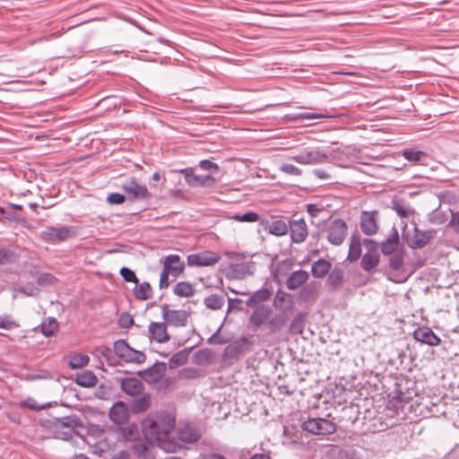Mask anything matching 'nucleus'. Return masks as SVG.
I'll list each match as a JSON object with an SVG mask.
<instances>
[{
  "label": "nucleus",
  "mask_w": 459,
  "mask_h": 459,
  "mask_svg": "<svg viewBox=\"0 0 459 459\" xmlns=\"http://www.w3.org/2000/svg\"><path fill=\"white\" fill-rule=\"evenodd\" d=\"M39 327L43 335L50 336L57 330L58 323L55 318L49 317L48 321L42 322Z\"/></svg>",
  "instance_id": "a18cd8bd"
},
{
  "label": "nucleus",
  "mask_w": 459,
  "mask_h": 459,
  "mask_svg": "<svg viewBox=\"0 0 459 459\" xmlns=\"http://www.w3.org/2000/svg\"><path fill=\"white\" fill-rule=\"evenodd\" d=\"M122 189L130 199L145 200L151 197L146 186L140 184L134 177L126 180Z\"/></svg>",
  "instance_id": "423d86ee"
},
{
  "label": "nucleus",
  "mask_w": 459,
  "mask_h": 459,
  "mask_svg": "<svg viewBox=\"0 0 459 459\" xmlns=\"http://www.w3.org/2000/svg\"><path fill=\"white\" fill-rule=\"evenodd\" d=\"M173 292L178 297L189 298L195 294V290L190 282L180 281L175 285Z\"/></svg>",
  "instance_id": "c9c22d12"
},
{
  "label": "nucleus",
  "mask_w": 459,
  "mask_h": 459,
  "mask_svg": "<svg viewBox=\"0 0 459 459\" xmlns=\"http://www.w3.org/2000/svg\"><path fill=\"white\" fill-rule=\"evenodd\" d=\"M176 426V419L165 411L148 414L142 421L144 436L156 442V445L168 453H175L178 444L169 438Z\"/></svg>",
  "instance_id": "f257e3e1"
},
{
  "label": "nucleus",
  "mask_w": 459,
  "mask_h": 459,
  "mask_svg": "<svg viewBox=\"0 0 459 459\" xmlns=\"http://www.w3.org/2000/svg\"><path fill=\"white\" fill-rule=\"evenodd\" d=\"M134 294L138 300H147L152 297V287L149 282L143 281L141 284H135Z\"/></svg>",
  "instance_id": "4c0bfd02"
},
{
  "label": "nucleus",
  "mask_w": 459,
  "mask_h": 459,
  "mask_svg": "<svg viewBox=\"0 0 459 459\" xmlns=\"http://www.w3.org/2000/svg\"><path fill=\"white\" fill-rule=\"evenodd\" d=\"M248 344V339L247 337H241L230 343L225 348L224 353L230 358H237L238 355L245 351Z\"/></svg>",
  "instance_id": "393cba45"
},
{
  "label": "nucleus",
  "mask_w": 459,
  "mask_h": 459,
  "mask_svg": "<svg viewBox=\"0 0 459 459\" xmlns=\"http://www.w3.org/2000/svg\"><path fill=\"white\" fill-rule=\"evenodd\" d=\"M221 255L213 251H204L192 254L187 256V264L190 266H210L217 264Z\"/></svg>",
  "instance_id": "0eeeda50"
},
{
  "label": "nucleus",
  "mask_w": 459,
  "mask_h": 459,
  "mask_svg": "<svg viewBox=\"0 0 459 459\" xmlns=\"http://www.w3.org/2000/svg\"><path fill=\"white\" fill-rule=\"evenodd\" d=\"M328 155L318 150H310L308 148L302 149L296 155L291 156L290 159L303 165H315L325 162Z\"/></svg>",
  "instance_id": "39448f33"
},
{
  "label": "nucleus",
  "mask_w": 459,
  "mask_h": 459,
  "mask_svg": "<svg viewBox=\"0 0 459 459\" xmlns=\"http://www.w3.org/2000/svg\"><path fill=\"white\" fill-rule=\"evenodd\" d=\"M100 353L102 357H104L108 361L110 359L111 356V349L108 346H104L100 349Z\"/></svg>",
  "instance_id": "338daca9"
},
{
  "label": "nucleus",
  "mask_w": 459,
  "mask_h": 459,
  "mask_svg": "<svg viewBox=\"0 0 459 459\" xmlns=\"http://www.w3.org/2000/svg\"><path fill=\"white\" fill-rule=\"evenodd\" d=\"M286 323V316L283 314H277L273 316L269 322L268 326L273 333L279 332Z\"/></svg>",
  "instance_id": "49530a36"
},
{
  "label": "nucleus",
  "mask_w": 459,
  "mask_h": 459,
  "mask_svg": "<svg viewBox=\"0 0 459 459\" xmlns=\"http://www.w3.org/2000/svg\"><path fill=\"white\" fill-rule=\"evenodd\" d=\"M288 226L290 234V239L293 243L301 244L306 240L308 235V230L307 223L303 218L290 220Z\"/></svg>",
  "instance_id": "9d476101"
},
{
  "label": "nucleus",
  "mask_w": 459,
  "mask_h": 459,
  "mask_svg": "<svg viewBox=\"0 0 459 459\" xmlns=\"http://www.w3.org/2000/svg\"><path fill=\"white\" fill-rule=\"evenodd\" d=\"M379 264V255L365 253L360 261V266L365 272H370Z\"/></svg>",
  "instance_id": "e433bc0d"
},
{
  "label": "nucleus",
  "mask_w": 459,
  "mask_h": 459,
  "mask_svg": "<svg viewBox=\"0 0 459 459\" xmlns=\"http://www.w3.org/2000/svg\"><path fill=\"white\" fill-rule=\"evenodd\" d=\"M125 195L119 193H111L107 200L111 204H121L125 202Z\"/></svg>",
  "instance_id": "052dcab7"
},
{
  "label": "nucleus",
  "mask_w": 459,
  "mask_h": 459,
  "mask_svg": "<svg viewBox=\"0 0 459 459\" xmlns=\"http://www.w3.org/2000/svg\"><path fill=\"white\" fill-rule=\"evenodd\" d=\"M392 209L400 218H409L414 214V209L411 208L403 199L394 196L391 202Z\"/></svg>",
  "instance_id": "bb28decb"
},
{
  "label": "nucleus",
  "mask_w": 459,
  "mask_h": 459,
  "mask_svg": "<svg viewBox=\"0 0 459 459\" xmlns=\"http://www.w3.org/2000/svg\"><path fill=\"white\" fill-rule=\"evenodd\" d=\"M307 212L311 217H316L322 210L315 204H308L307 205Z\"/></svg>",
  "instance_id": "69168bd1"
},
{
  "label": "nucleus",
  "mask_w": 459,
  "mask_h": 459,
  "mask_svg": "<svg viewBox=\"0 0 459 459\" xmlns=\"http://www.w3.org/2000/svg\"><path fill=\"white\" fill-rule=\"evenodd\" d=\"M178 437L183 442L193 444L201 437V431L195 423L186 422L178 426Z\"/></svg>",
  "instance_id": "4468645a"
},
{
  "label": "nucleus",
  "mask_w": 459,
  "mask_h": 459,
  "mask_svg": "<svg viewBox=\"0 0 459 459\" xmlns=\"http://www.w3.org/2000/svg\"><path fill=\"white\" fill-rule=\"evenodd\" d=\"M260 226L263 227L264 230L268 231V233L277 237L284 236L289 231L288 223L281 219L270 221L268 219L263 217L260 220Z\"/></svg>",
  "instance_id": "2eb2a0df"
},
{
  "label": "nucleus",
  "mask_w": 459,
  "mask_h": 459,
  "mask_svg": "<svg viewBox=\"0 0 459 459\" xmlns=\"http://www.w3.org/2000/svg\"><path fill=\"white\" fill-rule=\"evenodd\" d=\"M89 361L90 358L88 355L77 354L70 358L68 365L70 368L77 369L88 365Z\"/></svg>",
  "instance_id": "c03bdc74"
},
{
  "label": "nucleus",
  "mask_w": 459,
  "mask_h": 459,
  "mask_svg": "<svg viewBox=\"0 0 459 459\" xmlns=\"http://www.w3.org/2000/svg\"><path fill=\"white\" fill-rule=\"evenodd\" d=\"M361 255V243L360 238L358 235L353 234L351 237L350 247L347 255V259L350 262L357 261Z\"/></svg>",
  "instance_id": "72a5a7b5"
},
{
  "label": "nucleus",
  "mask_w": 459,
  "mask_h": 459,
  "mask_svg": "<svg viewBox=\"0 0 459 459\" xmlns=\"http://www.w3.org/2000/svg\"><path fill=\"white\" fill-rule=\"evenodd\" d=\"M152 446V442L145 440H136L132 445L134 454L138 457H146V453Z\"/></svg>",
  "instance_id": "37998d69"
},
{
  "label": "nucleus",
  "mask_w": 459,
  "mask_h": 459,
  "mask_svg": "<svg viewBox=\"0 0 459 459\" xmlns=\"http://www.w3.org/2000/svg\"><path fill=\"white\" fill-rule=\"evenodd\" d=\"M151 338L159 343H164L170 340L164 322H151L148 326Z\"/></svg>",
  "instance_id": "a211bd4d"
},
{
  "label": "nucleus",
  "mask_w": 459,
  "mask_h": 459,
  "mask_svg": "<svg viewBox=\"0 0 459 459\" xmlns=\"http://www.w3.org/2000/svg\"><path fill=\"white\" fill-rule=\"evenodd\" d=\"M117 325L121 328L127 329L134 325V319L129 313L123 312L118 317Z\"/></svg>",
  "instance_id": "864d4df0"
},
{
  "label": "nucleus",
  "mask_w": 459,
  "mask_h": 459,
  "mask_svg": "<svg viewBox=\"0 0 459 459\" xmlns=\"http://www.w3.org/2000/svg\"><path fill=\"white\" fill-rule=\"evenodd\" d=\"M162 318L169 325L181 327L186 325L188 315L182 309H169L168 305L161 307Z\"/></svg>",
  "instance_id": "1a4fd4ad"
},
{
  "label": "nucleus",
  "mask_w": 459,
  "mask_h": 459,
  "mask_svg": "<svg viewBox=\"0 0 459 459\" xmlns=\"http://www.w3.org/2000/svg\"><path fill=\"white\" fill-rule=\"evenodd\" d=\"M347 233V225L341 219L334 220L327 229V240L335 246L341 245Z\"/></svg>",
  "instance_id": "6e6552de"
},
{
  "label": "nucleus",
  "mask_w": 459,
  "mask_h": 459,
  "mask_svg": "<svg viewBox=\"0 0 459 459\" xmlns=\"http://www.w3.org/2000/svg\"><path fill=\"white\" fill-rule=\"evenodd\" d=\"M17 260V255L9 248H0V264H12Z\"/></svg>",
  "instance_id": "8fccbe9b"
},
{
  "label": "nucleus",
  "mask_w": 459,
  "mask_h": 459,
  "mask_svg": "<svg viewBox=\"0 0 459 459\" xmlns=\"http://www.w3.org/2000/svg\"><path fill=\"white\" fill-rule=\"evenodd\" d=\"M75 235L76 231L72 226H47L40 231L39 238L48 244L57 245L75 237Z\"/></svg>",
  "instance_id": "f03ea898"
},
{
  "label": "nucleus",
  "mask_w": 459,
  "mask_h": 459,
  "mask_svg": "<svg viewBox=\"0 0 459 459\" xmlns=\"http://www.w3.org/2000/svg\"><path fill=\"white\" fill-rule=\"evenodd\" d=\"M204 304L212 310L221 309L224 305V299L219 294H212L204 298Z\"/></svg>",
  "instance_id": "a19ab883"
},
{
  "label": "nucleus",
  "mask_w": 459,
  "mask_h": 459,
  "mask_svg": "<svg viewBox=\"0 0 459 459\" xmlns=\"http://www.w3.org/2000/svg\"><path fill=\"white\" fill-rule=\"evenodd\" d=\"M255 307L249 316V323L254 327L258 328L270 318L273 310L267 305H259Z\"/></svg>",
  "instance_id": "f3484780"
},
{
  "label": "nucleus",
  "mask_w": 459,
  "mask_h": 459,
  "mask_svg": "<svg viewBox=\"0 0 459 459\" xmlns=\"http://www.w3.org/2000/svg\"><path fill=\"white\" fill-rule=\"evenodd\" d=\"M332 269L330 261L325 258H319L312 264L311 274L315 278H324Z\"/></svg>",
  "instance_id": "c85d7f7f"
},
{
  "label": "nucleus",
  "mask_w": 459,
  "mask_h": 459,
  "mask_svg": "<svg viewBox=\"0 0 459 459\" xmlns=\"http://www.w3.org/2000/svg\"><path fill=\"white\" fill-rule=\"evenodd\" d=\"M308 273L304 270H297L291 273L286 281V287L290 290H295L302 286L308 279Z\"/></svg>",
  "instance_id": "b1692460"
},
{
  "label": "nucleus",
  "mask_w": 459,
  "mask_h": 459,
  "mask_svg": "<svg viewBox=\"0 0 459 459\" xmlns=\"http://www.w3.org/2000/svg\"><path fill=\"white\" fill-rule=\"evenodd\" d=\"M199 167L204 169V170H207V171H211V170H218L219 169V166L214 163V162H212L211 160H202L200 162H199Z\"/></svg>",
  "instance_id": "e2e57ef3"
},
{
  "label": "nucleus",
  "mask_w": 459,
  "mask_h": 459,
  "mask_svg": "<svg viewBox=\"0 0 459 459\" xmlns=\"http://www.w3.org/2000/svg\"><path fill=\"white\" fill-rule=\"evenodd\" d=\"M272 296V290L268 288H262L252 292L246 301V305L248 307H255L259 306L261 302L267 301Z\"/></svg>",
  "instance_id": "cd10ccee"
},
{
  "label": "nucleus",
  "mask_w": 459,
  "mask_h": 459,
  "mask_svg": "<svg viewBox=\"0 0 459 459\" xmlns=\"http://www.w3.org/2000/svg\"><path fill=\"white\" fill-rule=\"evenodd\" d=\"M363 245L365 246V247L368 250L367 253L377 254V252L378 250L379 245L377 241L370 239V238H365L363 240Z\"/></svg>",
  "instance_id": "bf43d9fd"
},
{
  "label": "nucleus",
  "mask_w": 459,
  "mask_h": 459,
  "mask_svg": "<svg viewBox=\"0 0 459 459\" xmlns=\"http://www.w3.org/2000/svg\"><path fill=\"white\" fill-rule=\"evenodd\" d=\"M302 429L314 435H330L336 431L337 426L330 420L313 418L303 422Z\"/></svg>",
  "instance_id": "20e7f679"
},
{
  "label": "nucleus",
  "mask_w": 459,
  "mask_h": 459,
  "mask_svg": "<svg viewBox=\"0 0 459 459\" xmlns=\"http://www.w3.org/2000/svg\"><path fill=\"white\" fill-rule=\"evenodd\" d=\"M162 268L170 273L171 276L177 278L183 273L185 264L178 255L170 254L166 256Z\"/></svg>",
  "instance_id": "6ab92c4d"
},
{
  "label": "nucleus",
  "mask_w": 459,
  "mask_h": 459,
  "mask_svg": "<svg viewBox=\"0 0 459 459\" xmlns=\"http://www.w3.org/2000/svg\"><path fill=\"white\" fill-rule=\"evenodd\" d=\"M305 316L306 315L303 313H298L294 316L292 318L290 325V333L293 334H300L303 332L304 329V323H305Z\"/></svg>",
  "instance_id": "79ce46f5"
},
{
  "label": "nucleus",
  "mask_w": 459,
  "mask_h": 459,
  "mask_svg": "<svg viewBox=\"0 0 459 459\" xmlns=\"http://www.w3.org/2000/svg\"><path fill=\"white\" fill-rule=\"evenodd\" d=\"M399 245V234L398 230L395 228L392 229V234L381 243V252L385 255H390L395 252H397V247Z\"/></svg>",
  "instance_id": "a878e982"
},
{
  "label": "nucleus",
  "mask_w": 459,
  "mask_h": 459,
  "mask_svg": "<svg viewBox=\"0 0 459 459\" xmlns=\"http://www.w3.org/2000/svg\"><path fill=\"white\" fill-rule=\"evenodd\" d=\"M255 270V263L254 262H246L235 264L231 266V273L234 277L238 279H243L247 275H251L254 273Z\"/></svg>",
  "instance_id": "2f4dec72"
},
{
  "label": "nucleus",
  "mask_w": 459,
  "mask_h": 459,
  "mask_svg": "<svg viewBox=\"0 0 459 459\" xmlns=\"http://www.w3.org/2000/svg\"><path fill=\"white\" fill-rule=\"evenodd\" d=\"M51 424L55 430L58 429H64L59 437L66 440L72 437L74 428L77 425V418L74 416L54 418Z\"/></svg>",
  "instance_id": "ddd939ff"
},
{
  "label": "nucleus",
  "mask_w": 459,
  "mask_h": 459,
  "mask_svg": "<svg viewBox=\"0 0 459 459\" xmlns=\"http://www.w3.org/2000/svg\"><path fill=\"white\" fill-rule=\"evenodd\" d=\"M324 117H330V116L316 112H303L297 115V118L299 119H316Z\"/></svg>",
  "instance_id": "13d9d810"
},
{
  "label": "nucleus",
  "mask_w": 459,
  "mask_h": 459,
  "mask_svg": "<svg viewBox=\"0 0 459 459\" xmlns=\"http://www.w3.org/2000/svg\"><path fill=\"white\" fill-rule=\"evenodd\" d=\"M412 336L416 342L431 347H436L441 342V339L428 326H418Z\"/></svg>",
  "instance_id": "9b49d317"
},
{
  "label": "nucleus",
  "mask_w": 459,
  "mask_h": 459,
  "mask_svg": "<svg viewBox=\"0 0 459 459\" xmlns=\"http://www.w3.org/2000/svg\"><path fill=\"white\" fill-rule=\"evenodd\" d=\"M195 356L198 361H207L211 358V351L208 349L199 350Z\"/></svg>",
  "instance_id": "0e129e2a"
},
{
  "label": "nucleus",
  "mask_w": 459,
  "mask_h": 459,
  "mask_svg": "<svg viewBox=\"0 0 459 459\" xmlns=\"http://www.w3.org/2000/svg\"><path fill=\"white\" fill-rule=\"evenodd\" d=\"M432 238V231L430 230H420L418 228H414V234L408 245L413 249H419L424 247Z\"/></svg>",
  "instance_id": "4be33fe9"
},
{
  "label": "nucleus",
  "mask_w": 459,
  "mask_h": 459,
  "mask_svg": "<svg viewBox=\"0 0 459 459\" xmlns=\"http://www.w3.org/2000/svg\"><path fill=\"white\" fill-rule=\"evenodd\" d=\"M120 275L122 276L125 281L134 282L135 284H138L139 282V280L136 277L135 273L128 267H122L120 269Z\"/></svg>",
  "instance_id": "603ef678"
},
{
  "label": "nucleus",
  "mask_w": 459,
  "mask_h": 459,
  "mask_svg": "<svg viewBox=\"0 0 459 459\" xmlns=\"http://www.w3.org/2000/svg\"><path fill=\"white\" fill-rule=\"evenodd\" d=\"M169 275L170 273H169L164 268H162L159 282L160 289H167L169 286Z\"/></svg>",
  "instance_id": "680f3d73"
},
{
  "label": "nucleus",
  "mask_w": 459,
  "mask_h": 459,
  "mask_svg": "<svg viewBox=\"0 0 459 459\" xmlns=\"http://www.w3.org/2000/svg\"><path fill=\"white\" fill-rule=\"evenodd\" d=\"M166 364L164 362L155 363L143 372V378L146 382L158 383L165 375Z\"/></svg>",
  "instance_id": "412c9836"
},
{
  "label": "nucleus",
  "mask_w": 459,
  "mask_h": 459,
  "mask_svg": "<svg viewBox=\"0 0 459 459\" xmlns=\"http://www.w3.org/2000/svg\"><path fill=\"white\" fill-rule=\"evenodd\" d=\"M377 212H362L360 215V229L368 236L377 233L378 226L377 224Z\"/></svg>",
  "instance_id": "dca6fc26"
},
{
  "label": "nucleus",
  "mask_w": 459,
  "mask_h": 459,
  "mask_svg": "<svg viewBox=\"0 0 459 459\" xmlns=\"http://www.w3.org/2000/svg\"><path fill=\"white\" fill-rule=\"evenodd\" d=\"M232 220L239 222H255L259 221L262 218H260L259 214L255 212H247L242 215L236 214L231 217Z\"/></svg>",
  "instance_id": "09e8293b"
},
{
  "label": "nucleus",
  "mask_w": 459,
  "mask_h": 459,
  "mask_svg": "<svg viewBox=\"0 0 459 459\" xmlns=\"http://www.w3.org/2000/svg\"><path fill=\"white\" fill-rule=\"evenodd\" d=\"M127 417L128 409L123 402L116 403L109 410V418L116 424H124Z\"/></svg>",
  "instance_id": "5701e85b"
},
{
  "label": "nucleus",
  "mask_w": 459,
  "mask_h": 459,
  "mask_svg": "<svg viewBox=\"0 0 459 459\" xmlns=\"http://www.w3.org/2000/svg\"><path fill=\"white\" fill-rule=\"evenodd\" d=\"M110 459H129V455L126 451H120L114 455Z\"/></svg>",
  "instance_id": "774afa93"
},
{
  "label": "nucleus",
  "mask_w": 459,
  "mask_h": 459,
  "mask_svg": "<svg viewBox=\"0 0 459 459\" xmlns=\"http://www.w3.org/2000/svg\"><path fill=\"white\" fill-rule=\"evenodd\" d=\"M388 265L392 270L398 271L403 265V250L397 251L390 255Z\"/></svg>",
  "instance_id": "de8ad7c7"
},
{
  "label": "nucleus",
  "mask_w": 459,
  "mask_h": 459,
  "mask_svg": "<svg viewBox=\"0 0 459 459\" xmlns=\"http://www.w3.org/2000/svg\"><path fill=\"white\" fill-rule=\"evenodd\" d=\"M331 459H360L357 452L351 447H335L330 451Z\"/></svg>",
  "instance_id": "473e14b6"
},
{
  "label": "nucleus",
  "mask_w": 459,
  "mask_h": 459,
  "mask_svg": "<svg viewBox=\"0 0 459 459\" xmlns=\"http://www.w3.org/2000/svg\"><path fill=\"white\" fill-rule=\"evenodd\" d=\"M18 325L10 319L8 316H0V328L5 330H11L17 327Z\"/></svg>",
  "instance_id": "4d7b16f0"
},
{
  "label": "nucleus",
  "mask_w": 459,
  "mask_h": 459,
  "mask_svg": "<svg viewBox=\"0 0 459 459\" xmlns=\"http://www.w3.org/2000/svg\"><path fill=\"white\" fill-rule=\"evenodd\" d=\"M152 403V396L150 394H143L140 397L132 401L130 410L134 413H141L146 411Z\"/></svg>",
  "instance_id": "c756f323"
},
{
  "label": "nucleus",
  "mask_w": 459,
  "mask_h": 459,
  "mask_svg": "<svg viewBox=\"0 0 459 459\" xmlns=\"http://www.w3.org/2000/svg\"><path fill=\"white\" fill-rule=\"evenodd\" d=\"M121 390L129 396H137L143 390V382L136 377H125L120 382Z\"/></svg>",
  "instance_id": "aec40b11"
},
{
  "label": "nucleus",
  "mask_w": 459,
  "mask_h": 459,
  "mask_svg": "<svg viewBox=\"0 0 459 459\" xmlns=\"http://www.w3.org/2000/svg\"><path fill=\"white\" fill-rule=\"evenodd\" d=\"M187 357L184 353V351H179L175 354H173L169 360V366L170 368H176L179 366L184 365L186 362Z\"/></svg>",
  "instance_id": "3c124183"
},
{
  "label": "nucleus",
  "mask_w": 459,
  "mask_h": 459,
  "mask_svg": "<svg viewBox=\"0 0 459 459\" xmlns=\"http://www.w3.org/2000/svg\"><path fill=\"white\" fill-rule=\"evenodd\" d=\"M184 175L186 182L190 186H210L213 181V178L210 175H196L194 168H186L179 170Z\"/></svg>",
  "instance_id": "f8f14e48"
},
{
  "label": "nucleus",
  "mask_w": 459,
  "mask_h": 459,
  "mask_svg": "<svg viewBox=\"0 0 459 459\" xmlns=\"http://www.w3.org/2000/svg\"><path fill=\"white\" fill-rule=\"evenodd\" d=\"M116 356L126 363L142 364L146 360V355L130 347L126 340L118 339L113 343Z\"/></svg>",
  "instance_id": "7ed1b4c3"
},
{
  "label": "nucleus",
  "mask_w": 459,
  "mask_h": 459,
  "mask_svg": "<svg viewBox=\"0 0 459 459\" xmlns=\"http://www.w3.org/2000/svg\"><path fill=\"white\" fill-rule=\"evenodd\" d=\"M401 153L405 160L413 163L421 161L423 158H427L428 156L425 152L413 148L404 149L401 152Z\"/></svg>",
  "instance_id": "58836bf2"
},
{
  "label": "nucleus",
  "mask_w": 459,
  "mask_h": 459,
  "mask_svg": "<svg viewBox=\"0 0 459 459\" xmlns=\"http://www.w3.org/2000/svg\"><path fill=\"white\" fill-rule=\"evenodd\" d=\"M344 277L343 270L335 266L333 270H331L328 273V278L326 281V285L331 290H336L340 285L342 284Z\"/></svg>",
  "instance_id": "7c9ffc66"
},
{
  "label": "nucleus",
  "mask_w": 459,
  "mask_h": 459,
  "mask_svg": "<svg viewBox=\"0 0 459 459\" xmlns=\"http://www.w3.org/2000/svg\"><path fill=\"white\" fill-rule=\"evenodd\" d=\"M406 403L405 395L403 392H399L395 395L389 398L387 403V409L394 411L398 413L400 410H403Z\"/></svg>",
  "instance_id": "ea45409f"
},
{
  "label": "nucleus",
  "mask_w": 459,
  "mask_h": 459,
  "mask_svg": "<svg viewBox=\"0 0 459 459\" xmlns=\"http://www.w3.org/2000/svg\"><path fill=\"white\" fill-rule=\"evenodd\" d=\"M279 169L285 174L292 176H300L302 174V170L299 168L289 163L281 164Z\"/></svg>",
  "instance_id": "5fc2aeb1"
},
{
  "label": "nucleus",
  "mask_w": 459,
  "mask_h": 459,
  "mask_svg": "<svg viewBox=\"0 0 459 459\" xmlns=\"http://www.w3.org/2000/svg\"><path fill=\"white\" fill-rule=\"evenodd\" d=\"M97 382V377L91 370L77 374L75 377V383L82 387H93Z\"/></svg>",
  "instance_id": "f704fd0d"
},
{
  "label": "nucleus",
  "mask_w": 459,
  "mask_h": 459,
  "mask_svg": "<svg viewBox=\"0 0 459 459\" xmlns=\"http://www.w3.org/2000/svg\"><path fill=\"white\" fill-rule=\"evenodd\" d=\"M21 406H23V407H27L32 411H40L42 409H44L46 407L45 404H41L39 405L37 401L31 397H29L25 400H23L22 403H21Z\"/></svg>",
  "instance_id": "6e6d98bb"
}]
</instances>
